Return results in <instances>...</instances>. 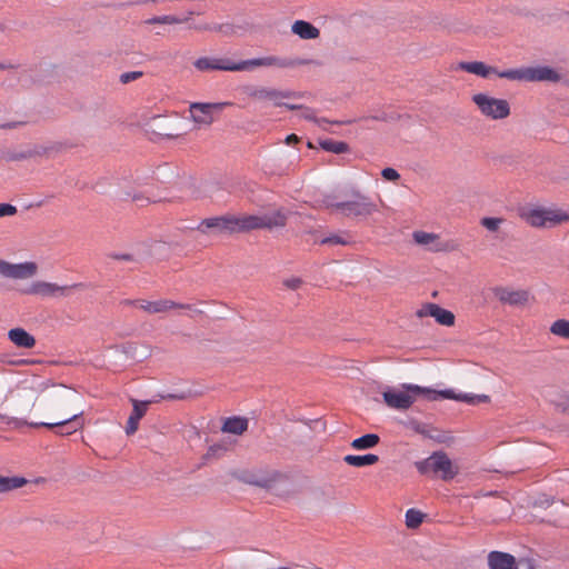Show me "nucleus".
<instances>
[{"instance_id":"f257e3e1","label":"nucleus","mask_w":569,"mask_h":569,"mask_svg":"<svg viewBox=\"0 0 569 569\" xmlns=\"http://www.w3.org/2000/svg\"><path fill=\"white\" fill-rule=\"evenodd\" d=\"M287 217L281 210L257 214H223L203 219L198 230L201 232H212L214 234H232L248 232L257 229H272L283 227Z\"/></svg>"},{"instance_id":"f03ea898","label":"nucleus","mask_w":569,"mask_h":569,"mask_svg":"<svg viewBox=\"0 0 569 569\" xmlns=\"http://www.w3.org/2000/svg\"><path fill=\"white\" fill-rule=\"evenodd\" d=\"M316 63L311 59H287L277 56H267L236 62L223 57H201L193 62L194 68L201 72L209 71H247L259 67H274L279 69L295 68Z\"/></svg>"},{"instance_id":"7ed1b4c3","label":"nucleus","mask_w":569,"mask_h":569,"mask_svg":"<svg viewBox=\"0 0 569 569\" xmlns=\"http://www.w3.org/2000/svg\"><path fill=\"white\" fill-rule=\"evenodd\" d=\"M325 203L331 212L340 213L347 218H367L379 211L377 203L359 191L352 193L351 200L340 202L326 200Z\"/></svg>"},{"instance_id":"20e7f679","label":"nucleus","mask_w":569,"mask_h":569,"mask_svg":"<svg viewBox=\"0 0 569 569\" xmlns=\"http://www.w3.org/2000/svg\"><path fill=\"white\" fill-rule=\"evenodd\" d=\"M478 111L490 120H502L510 116V104L506 99L495 98L488 93L479 92L471 97Z\"/></svg>"},{"instance_id":"39448f33","label":"nucleus","mask_w":569,"mask_h":569,"mask_svg":"<svg viewBox=\"0 0 569 569\" xmlns=\"http://www.w3.org/2000/svg\"><path fill=\"white\" fill-rule=\"evenodd\" d=\"M500 78L508 79L511 81L558 82L560 80V74L555 69L542 66L505 70L503 73H500Z\"/></svg>"},{"instance_id":"423d86ee","label":"nucleus","mask_w":569,"mask_h":569,"mask_svg":"<svg viewBox=\"0 0 569 569\" xmlns=\"http://www.w3.org/2000/svg\"><path fill=\"white\" fill-rule=\"evenodd\" d=\"M521 218L531 227H552L569 220V214L560 210L546 208H526L521 211Z\"/></svg>"},{"instance_id":"0eeeda50","label":"nucleus","mask_w":569,"mask_h":569,"mask_svg":"<svg viewBox=\"0 0 569 569\" xmlns=\"http://www.w3.org/2000/svg\"><path fill=\"white\" fill-rule=\"evenodd\" d=\"M413 387L419 386L412 383H405L402 385L403 390L388 389L383 391L382 397L385 403L389 408L396 410H407L413 405L418 396H423L425 398L428 399V392L415 391L412 390Z\"/></svg>"},{"instance_id":"6e6552de","label":"nucleus","mask_w":569,"mask_h":569,"mask_svg":"<svg viewBox=\"0 0 569 569\" xmlns=\"http://www.w3.org/2000/svg\"><path fill=\"white\" fill-rule=\"evenodd\" d=\"M416 468L422 475L440 473L443 480L452 479L458 470L445 452H435L429 458L416 462Z\"/></svg>"},{"instance_id":"1a4fd4ad","label":"nucleus","mask_w":569,"mask_h":569,"mask_svg":"<svg viewBox=\"0 0 569 569\" xmlns=\"http://www.w3.org/2000/svg\"><path fill=\"white\" fill-rule=\"evenodd\" d=\"M488 566L490 569H535L530 559L516 560L512 555L501 551H491L488 555Z\"/></svg>"},{"instance_id":"9d476101","label":"nucleus","mask_w":569,"mask_h":569,"mask_svg":"<svg viewBox=\"0 0 569 569\" xmlns=\"http://www.w3.org/2000/svg\"><path fill=\"white\" fill-rule=\"evenodd\" d=\"M415 391H426L428 392V400L435 401L438 399H451L457 401H462L467 403H479L489 401V397L486 395H468V393H456L451 389L446 390H435L426 387H413Z\"/></svg>"},{"instance_id":"9b49d317","label":"nucleus","mask_w":569,"mask_h":569,"mask_svg":"<svg viewBox=\"0 0 569 569\" xmlns=\"http://www.w3.org/2000/svg\"><path fill=\"white\" fill-rule=\"evenodd\" d=\"M231 106L230 102H193L189 107L191 119L199 126H210L213 122V111H220L224 107Z\"/></svg>"},{"instance_id":"f8f14e48","label":"nucleus","mask_w":569,"mask_h":569,"mask_svg":"<svg viewBox=\"0 0 569 569\" xmlns=\"http://www.w3.org/2000/svg\"><path fill=\"white\" fill-rule=\"evenodd\" d=\"M38 272V266L33 261H26L22 263H10L0 260V274L10 279H28Z\"/></svg>"},{"instance_id":"ddd939ff","label":"nucleus","mask_w":569,"mask_h":569,"mask_svg":"<svg viewBox=\"0 0 569 569\" xmlns=\"http://www.w3.org/2000/svg\"><path fill=\"white\" fill-rule=\"evenodd\" d=\"M248 96L256 101H269L276 107H281L284 99L296 97L292 91H282L274 88L257 87L250 89Z\"/></svg>"},{"instance_id":"4468645a","label":"nucleus","mask_w":569,"mask_h":569,"mask_svg":"<svg viewBox=\"0 0 569 569\" xmlns=\"http://www.w3.org/2000/svg\"><path fill=\"white\" fill-rule=\"evenodd\" d=\"M80 284H72V286H59L53 282H47V281H36L33 282L29 289L28 293L36 295L40 297H64L70 293V291L74 288H78Z\"/></svg>"},{"instance_id":"2eb2a0df","label":"nucleus","mask_w":569,"mask_h":569,"mask_svg":"<svg viewBox=\"0 0 569 569\" xmlns=\"http://www.w3.org/2000/svg\"><path fill=\"white\" fill-rule=\"evenodd\" d=\"M418 318L432 317L435 320L446 327H452L455 325V315L447 309L441 308L437 303H425L420 309L416 311Z\"/></svg>"},{"instance_id":"dca6fc26","label":"nucleus","mask_w":569,"mask_h":569,"mask_svg":"<svg viewBox=\"0 0 569 569\" xmlns=\"http://www.w3.org/2000/svg\"><path fill=\"white\" fill-rule=\"evenodd\" d=\"M493 295L501 303L512 307L525 306L530 298L529 291L509 287H497L493 289Z\"/></svg>"},{"instance_id":"f3484780","label":"nucleus","mask_w":569,"mask_h":569,"mask_svg":"<svg viewBox=\"0 0 569 569\" xmlns=\"http://www.w3.org/2000/svg\"><path fill=\"white\" fill-rule=\"evenodd\" d=\"M457 70H462L485 79L490 78L492 74L500 78V73H503V71H499L482 61H461L457 64Z\"/></svg>"},{"instance_id":"a211bd4d","label":"nucleus","mask_w":569,"mask_h":569,"mask_svg":"<svg viewBox=\"0 0 569 569\" xmlns=\"http://www.w3.org/2000/svg\"><path fill=\"white\" fill-rule=\"evenodd\" d=\"M413 241L433 252L446 251L448 246L440 241V237L433 232H426L422 230L415 231L412 233Z\"/></svg>"},{"instance_id":"6ab92c4d","label":"nucleus","mask_w":569,"mask_h":569,"mask_svg":"<svg viewBox=\"0 0 569 569\" xmlns=\"http://www.w3.org/2000/svg\"><path fill=\"white\" fill-rule=\"evenodd\" d=\"M281 479L282 475L277 471H269L266 473H249L243 478L247 483L264 489H272L274 485Z\"/></svg>"},{"instance_id":"aec40b11","label":"nucleus","mask_w":569,"mask_h":569,"mask_svg":"<svg viewBox=\"0 0 569 569\" xmlns=\"http://www.w3.org/2000/svg\"><path fill=\"white\" fill-rule=\"evenodd\" d=\"M8 339L18 348L31 349L36 346V338L23 328H13L8 331Z\"/></svg>"},{"instance_id":"412c9836","label":"nucleus","mask_w":569,"mask_h":569,"mask_svg":"<svg viewBox=\"0 0 569 569\" xmlns=\"http://www.w3.org/2000/svg\"><path fill=\"white\" fill-rule=\"evenodd\" d=\"M132 402L133 410L126 426L127 435H133L138 430L139 421L146 415L149 405L148 401L132 400Z\"/></svg>"},{"instance_id":"4be33fe9","label":"nucleus","mask_w":569,"mask_h":569,"mask_svg":"<svg viewBox=\"0 0 569 569\" xmlns=\"http://www.w3.org/2000/svg\"><path fill=\"white\" fill-rule=\"evenodd\" d=\"M81 415H82V411H79L76 413H71L69 417H67L62 420L56 421V422H34V423H30V426L31 427H46L49 429L66 427L67 430L61 433L62 435H71L74 431H77V429H78L77 427H71V423H74Z\"/></svg>"},{"instance_id":"5701e85b","label":"nucleus","mask_w":569,"mask_h":569,"mask_svg":"<svg viewBox=\"0 0 569 569\" xmlns=\"http://www.w3.org/2000/svg\"><path fill=\"white\" fill-rule=\"evenodd\" d=\"M291 31L305 40L317 39L320 36L319 29L305 20L295 21Z\"/></svg>"},{"instance_id":"b1692460","label":"nucleus","mask_w":569,"mask_h":569,"mask_svg":"<svg viewBox=\"0 0 569 569\" xmlns=\"http://www.w3.org/2000/svg\"><path fill=\"white\" fill-rule=\"evenodd\" d=\"M173 309L194 310L191 305L178 303L169 299H159L152 301V315L168 312Z\"/></svg>"},{"instance_id":"393cba45","label":"nucleus","mask_w":569,"mask_h":569,"mask_svg":"<svg viewBox=\"0 0 569 569\" xmlns=\"http://www.w3.org/2000/svg\"><path fill=\"white\" fill-rule=\"evenodd\" d=\"M343 461L349 466L360 468L377 463L379 461V457L373 453H367L363 456L347 455L345 456Z\"/></svg>"},{"instance_id":"a878e982","label":"nucleus","mask_w":569,"mask_h":569,"mask_svg":"<svg viewBox=\"0 0 569 569\" xmlns=\"http://www.w3.org/2000/svg\"><path fill=\"white\" fill-rule=\"evenodd\" d=\"M248 428V420L246 418L233 417L228 418L222 427V430L233 435H241Z\"/></svg>"},{"instance_id":"bb28decb","label":"nucleus","mask_w":569,"mask_h":569,"mask_svg":"<svg viewBox=\"0 0 569 569\" xmlns=\"http://www.w3.org/2000/svg\"><path fill=\"white\" fill-rule=\"evenodd\" d=\"M320 243L329 244V246H349V244L353 243V240H352V236L349 232L342 231V232L332 233L328 237L322 238L320 240Z\"/></svg>"},{"instance_id":"cd10ccee","label":"nucleus","mask_w":569,"mask_h":569,"mask_svg":"<svg viewBox=\"0 0 569 569\" xmlns=\"http://www.w3.org/2000/svg\"><path fill=\"white\" fill-rule=\"evenodd\" d=\"M380 441V438L376 433H367L359 437L351 442V447L355 450H366L376 447Z\"/></svg>"},{"instance_id":"c85d7f7f","label":"nucleus","mask_w":569,"mask_h":569,"mask_svg":"<svg viewBox=\"0 0 569 569\" xmlns=\"http://www.w3.org/2000/svg\"><path fill=\"white\" fill-rule=\"evenodd\" d=\"M27 480L22 477H3L0 476V493L8 492L13 489L23 487Z\"/></svg>"},{"instance_id":"c756f323","label":"nucleus","mask_w":569,"mask_h":569,"mask_svg":"<svg viewBox=\"0 0 569 569\" xmlns=\"http://www.w3.org/2000/svg\"><path fill=\"white\" fill-rule=\"evenodd\" d=\"M550 333L569 340V320L568 319H558L553 321L549 328Z\"/></svg>"},{"instance_id":"7c9ffc66","label":"nucleus","mask_w":569,"mask_h":569,"mask_svg":"<svg viewBox=\"0 0 569 569\" xmlns=\"http://www.w3.org/2000/svg\"><path fill=\"white\" fill-rule=\"evenodd\" d=\"M426 513L422 511L411 508L406 511V526L409 529H417L425 520Z\"/></svg>"},{"instance_id":"2f4dec72","label":"nucleus","mask_w":569,"mask_h":569,"mask_svg":"<svg viewBox=\"0 0 569 569\" xmlns=\"http://www.w3.org/2000/svg\"><path fill=\"white\" fill-rule=\"evenodd\" d=\"M320 146L323 150L336 153V154L345 153L348 151V144L342 141L327 139V140L320 141Z\"/></svg>"},{"instance_id":"473e14b6","label":"nucleus","mask_w":569,"mask_h":569,"mask_svg":"<svg viewBox=\"0 0 569 569\" xmlns=\"http://www.w3.org/2000/svg\"><path fill=\"white\" fill-rule=\"evenodd\" d=\"M502 218H496V217H485L481 219L480 223L482 227H485L489 231H497L500 226L503 223Z\"/></svg>"},{"instance_id":"72a5a7b5","label":"nucleus","mask_w":569,"mask_h":569,"mask_svg":"<svg viewBox=\"0 0 569 569\" xmlns=\"http://www.w3.org/2000/svg\"><path fill=\"white\" fill-rule=\"evenodd\" d=\"M181 22L182 20L174 16H160L147 20V23L149 24H177Z\"/></svg>"},{"instance_id":"f704fd0d","label":"nucleus","mask_w":569,"mask_h":569,"mask_svg":"<svg viewBox=\"0 0 569 569\" xmlns=\"http://www.w3.org/2000/svg\"><path fill=\"white\" fill-rule=\"evenodd\" d=\"M123 305H128V306H134L148 313H151L152 315V301H148V300H124L122 302Z\"/></svg>"},{"instance_id":"c9c22d12","label":"nucleus","mask_w":569,"mask_h":569,"mask_svg":"<svg viewBox=\"0 0 569 569\" xmlns=\"http://www.w3.org/2000/svg\"><path fill=\"white\" fill-rule=\"evenodd\" d=\"M142 76H143L142 71H129V72H124L120 76V81H121V83L126 84L131 81H136V80L140 79Z\"/></svg>"},{"instance_id":"e433bc0d","label":"nucleus","mask_w":569,"mask_h":569,"mask_svg":"<svg viewBox=\"0 0 569 569\" xmlns=\"http://www.w3.org/2000/svg\"><path fill=\"white\" fill-rule=\"evenodd\" d=\"M381 176L385 180L397 182L400 179L399 172L393 168H385L381 171Z\"/></svg>"},{"instance_id":"4c0bfd02","label":"nucleus","mask_w":569,"mask_h":569,"mask_svg":"<svg viewBox=\"0 0 569 569\" xmlns=\"http://www.w3.org/2000/svg\"><path fill=\"white\" fill-rule=\"evenodd\" d=\"M17 213V207L10 203H0V218L11 217Z\"/></svg>"},{"instance_id":"58836bf2","label":"nucleus","mask_w":569,"mask_h":569,"mask_svg":"<svg viewBox=\"0 0 569 569\" xmlns=\"http://www.w3.org/2000/svg\"><path fill=\"white\" fill-rule=\"evenodd\" d=\"M283 283L287 288L296 290V289L300 288V286L302 284V280L300 278L293 277V278L284 280Z\"/></svg>"},{"instance_id":"ea45409f","label":"nucleus","mask_w":569,"mask_h":569,"mask_svg":"<svg viewBox=\"0 0 569 569\" xmlns=\"http://www.w3.org/2000/svg\"><path fill=\"white\" fill-rule=\"evenodd\" d=\"M299 141V137L295 133L292 134H289L287 138H286V143L287 144H293V143H297Z\"/></svg>"},{"instance_id":"a19ab883","label":"nucleus","mask_w":569,"mask_h":569,"mask_svg":"<svg viewBox=\"0 0 569 569\" xmlns=\"http://www.w3.org/2000/svg\"><path fill=\"white\" fill-rule=\"evenodd\" d=\"M306 119H313V112L310 109H306L302 114Z\"/></svg>"},{"instance_id":"79ce46f5","label":"nucleus","mask_w":569,"mask_h":569,"mask_svg":"<svg viewBox=\"0 0 569 569\" xmlns=\"http://www.w3.org/2000/svg\"><path fill=\"white\" fill-rule=\"evenodd\" d=\"M11 68H13L12 64L6 63V62H0V71L7 70V69H11Z\"/></svg>"},{"instance_id":"37998d69","label":"nucleus","mask_w":569,"mask_h":569,"mask_svg":"<svg viewBox=\"0 0 569 569\" xmlns=\"http://www.w3.org/2000/svg\"><path fill=\"white\" fill-rule=\"evenodd\" d=\"M282 106H284L286 108H288V109H290V110L300 109V106H297V104H288V103H283Z\"/></svg>"},{"instance_id":"c03bdc74","label":"nucleus","mask_w":569,"mask_h":569,"mask_svg":"<svg viewBox=\"0 0 569 569\" xmlns=\"http://www.w3.org/2000/svg\"><path fill=\"white\" fill-rule=\"evenodd\" d=\"M4 127H6V128H13L14 126H12V124H6Z\"/></svg>"}]
</instances>
